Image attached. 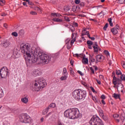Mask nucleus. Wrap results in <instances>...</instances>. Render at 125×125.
Wrapping results in <instances>:
<instances>
[{
    "instance_id": "obj_56",
    "label": "nucleus",
    "mask_w": 125,
    "mask_h": 125,
    "mask_svg": "<svg viewBox=\"0 0 125 125\" xmlns=\"http://www.w3.org/2000/svg\"><path fill=\"white\" fill-rule=\"evenodd\" d=\"M70 64H71V66H74V61L71 60L70 61Z\"/></svg>"
},
{
    "instance_id": "obj_54",
    "label": "nucleus",
    "mask_w": 125,
    "mask_h": 125,
    "mask_svg": "<svg viewBox=\"0 0 125 125\" xmlns=\"http://www.w3.org/2000/svg\"><path fill=\"white\" fill-rule=\"evenodd\" d=\"M115 29H116V30H119V29L120 28V26H119V25L118 24H116V26H115Z\"/></svg>"
},
{
    "instance_id": "obj_37",
    "label": "nucleus",
    "mask_w": 125,
    "mask_h": 125,
    "mask_svg": "<svg viewBox=\"0 0 125 125\" xmlns=\"http://www.w3.org/2000/svg\"><path fill=\"white\" fill-rule=\"evenodd\" d=\"M108 26H109V23H106L105 25L104 26V27H103V30H104V31H106V29L108 28Z\"/></svg>"
},
{
    "instance_id": "obj_61",
    "label": "nucleus",
    "mask_w": 125,
    "mask_h": 125,
    "mask_svg": "<svg viewBox=\"0 0 125 125\" xmlns=\"http://www.w3.org/2000/svg\"><path fill=\"white\" fill-rule=\"evenodd\" d=\"M99 78H100V79H104V76H103V75H99Z\"/></svg>"
},
{
    "instance_id": "obj_26",
    "label": "nucleus",
    "mask_w": 125,
    "mask_h": 125,
    "mask_svg": "<svg viewBox=\"0 0 125 125\" xmlns=\"http://www.w3.org/2000/svg\"><path fill=\"white\" fill-rule=\"evenodd\" d=\"M102 57H103V56L98 55L96 56V59L100 61H101V59H102Z\"/></svg>"
},
{
    "instance_id": "obj_38",
    "label": "nucleus",
    "mask_w": 125,
    "mask_h": 125,
    "mask_svg": "<svg viewBox=\"0 0 125 125\" xmlns=\"http://www.w3.org/2000/svg\"><path fill=\"white\" fill-rule=\"evenodd\" d=\"M34 9L35 10H37L38 11H39V12H42V10L41 9V8H40L39 7L36 6L34 8Z\"/></svg>"
},
{
    "instance_id": "obj_36",
    "label": "nucleus",
    "mask_w": 125,
    "mask_h": 125,
    "mask_svg": "<svg viewBox=\"0 0 125 125\" xmlns=\"http://www.w3.org/2000/svg\"><path fill=\"white\" fill-rule=\"evenodd\" d=\"M104 54H105L106 56H110V53H109V51L107 50H104Z\"/></svg>"
},
{
    "instance_id": "obj_17",
    "label": "nucleus",
    "mask_w": 125,
    "mask_h": 125,
    "mask_svg": "<svg viewBox=\"0 0 125 125\" xmlns=\"http://www.w3.org/2000/svg\"><path fill=\"white\" fill-rule=\"evenodd\" d=\"M82 63L84 64H88V59L85 58V57H83Z\"/></svg>"
},
{
    "instance_id": "obj_12",
    "label": "nucleus",
    "mask_w": 125,
    "mask_h": 125,
    "mask_svg": "<svg viewBox=\"0 0 125 125\" xmlns=\"http://www.w3.org/2000/svg\"><path fill=\"white\" fill-rule=\"evenodd\" d=\"M117 90L119 91H121V92H124V85L121 83H119L117 85Z\"/></svg>"
},
{
    "instance_id": "obj_27",
    "label": "nucleus",
    "mask_w": 125,
    "mask_h": 125,
    "mask_svg": "<svg viewBox=\"0 0 125 125\" xmlns=\"http://www.w3.org/2000/svg\"><path fill=\"white\" fill-rule=\"evenodd\" d=\"M51 16H53V17H60V14L58 13H51Z\"/></svg>"
},
{
    "instance_id": "obj_25",
    "label": "nucleus",
    "mask_w": 125,
    "mask_h": 125,
    "mask_svg": "<svg viewBox=\"0 0 125 125\" xmlns=\"http://www.w3.org/2000/svg\"><path fill=\"white\" fill-rule=\"evenodd\" d=\"M53 21L54 22H62V19H60L59 18H55L53 19Z\"/></svg>"
},
{
    "instance_id": "obj_40",
    "label": "nucleus",
    "mask_w": 125,
    "mask_h": 125,
    "mask_svg": "<svg viewBox=\"0 0 125 125\" xmlns=\"http://www.w3.org/2000/svg\"><path fill=\"white\" fill-rule=\"evenodd\" d=\"M62 73L64 75H66V74H67V69H66V68H63V71H62Z\"/></svg>"
},
{
    "instance_id": "obj_3",
    "label": "nucleus",
    "mask_w": 125,
    "mask_h": 125,
    "mask_svg": "<svg viewBox=\"0 0 125 125\" xmlns=\"http://www.w3.org/2000/svg\"><path fill=\"white\" fill-rule=\"evenodd\" d=\"M72 97L77 101L84 100L86 97V91L82 89H76L72 92Z\"/></svg>"
},
{
    "instance_id": "obj_22",
    "label": "nucleus",
    "mask_w": 125,
    "mask_h": 125,
    "mask_svg": "<svg viewBox=\"0 0 125 125\" xmlns=\"http://www.w3.org/2000/svg\"><path fill=\"white\" fill-rule=\"evenodd\" d=\"M56 107V104L55 103H52L50 104V105L48 106V109H51L52 108H55Z\"/></svg>"
},
{
    "instance_id": "obj_32",
    "label": "nucleus",
    "mask_w": 125,
    "mask_h": 125,
    "mask_svg": "<svg viewBox=\"0 0 125 125\" xmlns=\"http://www.w3.org/2000/svg\"><path fill=\"white\" fill-rule=\"evenodd\" d=\"M61 81H66L67 80V76L64 75V76H62L60 78Z\"/></svg>"
},
{
    "instance_id": "obj_20",
    "label": "nucleus",
    "mask_w": 125,
    "mask_h": 125,
    "mask_svg": "<svg viewBox=\"0 0 125 125\" xmlns=\"http://www.w3.org/2000/svg\"><path fill=\"white\" fill-rule=\"evenodd\" d=\"M112 96L115 98V99H121V95L117 94L116 93H114L112 95Z\"/></svg>"
},
{
    "instance_id": "obj_34",
    "label": "nucleus",
    "mask_w": 125,
    "mask_h": 125,
    "mask_svg": "<svg viewBox=\"0 0 125 125\" xmlns=\"http://www.w3.org/2000/svg\"><path fill=\"white\" fill-rule=\"evenodd\" d=\"M64 11H65V12H68V11H69L70 10V7L69 6H65L64 7Z\"/></svg>"
},
{
    "instance_id": "obj_1",
    "label": "nucleus",
    "mask_w": 125,
    "mask_h": 125,
    "mask_svg": "<svg viewBox=\"0 0 125 125\" xmlns=\"http://www.w3.org/2000/svg\"><path fill=\"white\" fill-rule=\"evenodd\" d=\"M39 48L35 47H31L30 44L26 43H22L21 45V52L24 54L25 60L26 62H30V60L32 57V55H35Z\"/></svg>"
},
{
    "instance_id": "obj_58",
    "label": "nucleus",
    "mask_w": 125,
    "mask_h": 125,
    "mask_svg": "<svg viewBox=\"0 0 125 125\" xmlns=\"http://www.w3.org/2000/svg\"><path fill=\"white\" fill-rule=\"evenodd\" d=\"M66 47H67V49H70V48H71V46L70 45V44H68L66 45Z\"/></svg>"
},
{
    "instance_id": "obj_44",
    "label": "nucleus",
    "mask_w": 125,
    "mask_h": 125,
    "mask_svg": "<svg viewBox=\"0 0 125 125\" xmlns=\"http://www.w3.org/2000/svg\"><path fill=\"white\" fill-rule=\"evenodd\" d=\"M64 20L67 22H70V19L68 17H64Z\"/></svg>"
},
{
    "instance_id": "obj_55",
    "label": "nucleus",
    "mask_w": 125,
    "mask_h": 125,
    "mask_svg": "<svg viewBox=\"0 0 125 125\" xmlns=\"http://www.w3.org/2000/svg\"><path fill=\"white\" fill-rule=\"evenodd\" d=\"M101 98L102 99H106V97H105V95H102L101 97Z\"/></svg>"
},
{
    "instance_id": "obj_19",
    "label": "nucleus",
    "mask_w": 125,
    "mask_h": 125,
    "mask_svg": "<svg viewBox=\"0 0 125 125\" xmlns=\"http://www.w3.org/2000/svg\"><path fill=\"white\" fill-rule=\"evenodd\" d=\"M80 9V6H73L72 8V10L74 12H76L77 10Z\"/></svg>"
},
{
    "instance_id": "obj_21",
    "label": "nucleus",
    "mask_w": 125,
    "mask_h": 125,
    "mask_svg": "<svg viewBox=\"0 0 125 125\" xmlns=\"http://www.w3.org/2000/svg\"><path fill=\"white\" fill-rule=\"evenodd\" d=\"M111 32L113 34V35H117L118 34V30L116 28L113 27L111 30Z\"/></svg>"
},
{
    "instance_id": "obj_13",
    "label": "nucleus",
    "mask_w": 125,
    "mask_h": 125,
    "mask_svg": "<svg viewBox=\"0 0 125 125\" xmlns=\"http://www.w3.org/2000/svg\"><path fill=\"white\" fill-rule=\"evenodd\" d=\"M58 57H59V53H57L53 55L52 57H50L51 62H54L56 58H58Z\"/></svg>"
},
{
    "instance_id": "obj_23",
    "label": "nucleus",
    "mask_w": 125,
    "mask_h": 125,
    "mask_svg": "<svg viewBox=\"0 0 125 125\" xmlns=\"http://www.w3.org/2000/svg\"><path fill=\"white\" fill-rule=\"evenodd\" d=\"M113 118L115 119V121H116L117 123H120V119H118V118H119V115L118 114L113 115Z\"/></svg>"
},
{
    "instance_id": "obj_62",
    "label": "nucleus",
    "mask_w": 125,
    "mask_h": 125,
    "mask_svg": "<svg viewBox=\"0 0 125 125\" xmlns=\"http://www.w3.org/2000/svg\"><path fill=\"white\" fill-rule=\"evenodd\" d=\"M51 114V112H49L47 115L45 116V118H47V117H48V116H49Z\"/></svg>"
},
{
    "instance_id": "obj_49",
    "label": "nucleus",
    "mask_w": 125,
    "mask_h": 125,
    "mask_svg": "<svg viewBox=\"0 0 125 125\" xmlns=\"http://www.w3.org/2000/svg\"><path fill=\"white\" fill-rule=\"evenodd\" d=\"M125 0H118V3H124L125 2Z\"/></svg>"
},
{
    "instance_id": "obj_24",
    "label": "nucleus",
    "mask_w": 125,
    "mask_h": 125,
    "mask_svg": "<svg viewBox=\"0 0 125 125\" xmlns=\"http://www.w3.org/2000/svg\"><path fill=\"white\" fill-rule=\"evenodd\" d=\"M49 110V109H48V108L46 107L45 109H44L42 111V115H46V114H47V113H48Z\"/></svg>"
},
{
    "instance_id": "obj_30",
    "label": "nucleus",
    "mask_w": 125,
    "mask_h": 125,
    "mask_svg": "<svg viewBox=\"0 0 125 125\" xmlns=\"http://www.w3.org/2000/svg\"><path fill=\"white\" fill-rule=\"evenodd\" d=\"M92 47L94 48V52H98V47H96L95 45H93Z\"/></svg>"
},
{
    "instance_id": "obj_35",
    "label": "nucleus",
    "mask_w": 125,
    "mask_h": 125,
    "mask_svg": "<svg viewBox=\"0 0 125 125\" xmlns=\"http://www.w3.org/2000/svg\"><path fill=\"white\" fill-rule=\"evenodd\" d=\"M102 117V119H103V120H104L105 122H107V121H108V116L104 115V116Z\"/></svg>"
},
{
    "instance_id": "obj_4",
    "label": "nucleus",
    "mask_w": 125,
    "mask_h": 125,
    "mask_svg": "<svg viewBox=\"0 0 125 125\" xmlns=\"http://www.w3.org/2000/svg\"><path fill=\"white\" fill-rule=\"evenodd\" d=\"M35 55H39L40 60L42 61V63L44 64H48L49 62L51 61L50 57L48 56V55L45 54L42 52H41L39 48L36 52Z\"/></svg>"
},
{
    "instance_id": "obj_42",
    "label": "nucleus",
    "mask_w": 125,
    "mask_h": 125,
    "mask_svg": "<svg viewBox=\"0 0 125 125\" xmlns=\"http://www.w3.org/2000/svg\"><path fill=\"white\" fill-rule=\"evenodd\" d=\"M25 1H26L27 2H28V4L29 5H33V4H34V3H33V2H30V0H25Z\"/></svg>"
},
{
    "instance_id": "obj_53",
    "label": "nucleus",
    "mask_w": 125,
    "mask_h": 125,
    "mask_svg": "<svg viewBox=\"0 0 125 125\" xmlns=\"http://www.w3.org/2000/svg\"><path fill=\"white\" fill-rule=\"evenodd\" d=\"M90 70L92 72V74H94V70L92 67H90Z\"/></svg>"
},
{
    "instance_id": "obj_50",
    "label": "nucleus",
    "mask_w": 125,
    "mask_h": 125,
    "mask_svg": "<svg viewBox=\"0 0 125 125\" xmlns=\"http://www.w3.org/2000/svg\"><path fill=\"white\" fill-rule=\"evenodd\" d=\"M77 73H78V74H80L81 76H83V72H82V71L80 70L77 71Z\"/></svg>"
},
{
    "instance_id": "obj_18",
    "label": "nucleus",
    "mask_w": 125,
    "mask_h": 125,
    "mask_svg": "<svg viewBox=\"0 0 125 125\" xmlns=\"http://www.w3.org/2000/svg\"><path fill=\"white\" fill-rule=\"evenodd\" d=\"M89 62L90 63V65L91 66V63H93L95 62V59L93 58L92 56H90L89 59Z\"/></svg>"
},
{
    "instance_id": "obj_59",
    "label": "nucleus",
    "mask_w": 125,
    "mask_h": 125,
    "mask_svg": "<svg viewBox=\"0 0 125 125\" xmlns=\"http://www.w3.org/2000/svg\"><path fill=\"white\" fill-rule=\"evenodd\" d=\"M73 25L74 26V27H78V23H77V22H74V23H73Z\"/></svg>"
},
{
    "instance_id": "obj_33",
    "label": "nucleus",
    "mask_w": 125,
    "mask_h": 125,
    "mask_svg": "<svg viewBox=\"0 0 125 125\" xmlns=\"http://www.w3.org/2000/svg\"><path fill=\"white\" fill-rule=\"evenodd\" d=\"M99 115L101 117H104V113H103V110H100L99 111Z\"/></svg>"
},
{
    "instance_id": "obj_6",
    "label": "nucleus",
    "mask_w": 125,
    "mask_h": 125,
    "mask_svg": "<svg viewBox=\"0 0 125 125\" xmlns=\"http://www.w3.org/2000/svg\"><path fill=\"white\" fill-rule=\"evenodd\" d=\"M90 125H104L102 120L97 116H94L92 117L89 121Z\"/></svg>"
},
{
    "instance_id": "obj_28",
    "label": "nucleus",
    "mask_w": 125,
    "mask_h": 125,
    "mask_svg": "<svg viewBox=\"0 0 125 125\" xmlns=\"http://www.w3.org/2000/svg\"><path fill=\"white\" fill-rule=\"evenodd\" d=\"M69 30H70L72 33H74V31L76 30V29H75V27H74V26L70 25Z\"/></svg>"
},
{
    "instance_id": "obj_9",
    "label": "nucleus",
    "mask_w": 125,
    "mask_h": 125,
    "mask_svg": "<svg viewBox=\"0 0 125 125\" xmlns=\"http://www.w3.org/2000/svg\"><path fill=\"white\" fill-rule=\"evenodd\" d=\"M32 58L30 59V62H26V63H36L39 60V57L40 55H32ZM32 58V59H31Z\"/></svg>"
},
{
    "instance_id": "obj_48",
    "label": "nucleus",
    "mask_w": 125,
    "mask_h": 125,
    "mask_svg": "<svg viewBox=\"0 0 125 125\" xmlns=\"http://www.w3.org/2000/svg\"><path fill=\"white\" fill-rule=\"evenodd\" d=\"M3 96V92L2 90H0V98H1Z\"/></svg>"
},
{
    "instance_id": "obj_52",
    "label": "nucleus",
    "mask_w": 125,
    "mask_h": 125,
    "mask_svg": "<svg viewBox=\"0 0 125 125\" xmlns=\"http://www.w3.org/2000/svg\"><path fill=\"white\" fill-rule=\"evenodd\" d=\"M75 2L76 3V4H79V3L81 2V1L80 0H76Z\"/></svg>"
},
{
    "instance_id": "obj_31",
    "label": "nucleus",
    "mask_w": 125,
    "mask_h": 125,
    "mask_svg": "<svg viewBox=\"0 0 125 125\" xmlns=\"http://www.w3.org/2000/svg\"><path fill=\"white\" fill-rule=\"evenodd\" d=\"M4 3H5V1L4 0H0V5H1V6H3Z\"/></svg>"
},
{
    "instance_id": "obj_63",
    "label": "nucleus",
    "mask_w": 125,
    "mask_h": 125,
    "mask_svg": "<svg viewBox=\"0 0 125 125\" xmlns=\"http://www.w3.org/2000/svg\"><path fill=\"white\" fill-rule=\"evenodd\" d=\"M82 84H83V85H86V83H85V82H82Z\"/></svg>"
},
{
    "instance_id": "obj_7",
    "label": "nucleus",
    "mask_w": 125,
    "mask_h": 125,
    "mask_svg": "<svg viewBox=\"0 0 125 125\" xmlns=\"http://www.w3.org/2000/svg\"><path fill=\"white\" fill-rule=\"evenodd\" d=\"M20 120L21 123L24 124H30L32 121V119L27 114H22L20 117Z\"/></svg>"
},
{
    "instance_id": "obj_8",
    "label": "nucleus",
    "mask_w": 125,
    "mask_h": 125,
    "mask_svg": "<svg viewBox=\"0 0 125 125\" xmlns=\"http://www.w3.org/2000/svg\"><path fill=\"white\" fill-rule=\"evenodd\" d=\"M7 67H3L2 68H1L0 70V78H6L7 77Z\"/></svg>"
},
{
    "instance_id": "obj_45",
    "label": "nucleus",
    "mask_w": 125,
    "mask_h": 125,
    "mask_svg": "<svg viewBox=\"0 0 125 125\" xmlns=\"http://www.w3.org/2000/svg\"><path fill=\"white\" fill-rule=\"evenodd\" d=\"M121 79L122 81H125V75H122L121 76Z\"/></svg>"
},
{
    "instance_id": "obj_2",
    "label": "nucleus",
    "mask_w": 125,
    "mask_h": 125,
    "mask_svg": "<svg viewBox=\"0 0 125 125\" xmlns=\"http://www.w3.org/2000/svg\"><path fill=\"white\" fill-rule=\"evenodd\" d=\"M64 116L65 118H69V119H78L81 118L82 114L80 113V111L78 108H73L65 110L64 112Z\"/></svg>"
},
{
    "instance_id": "obj_46",
    "label": "nucleus",
    "mask_w": 125,
    "mask_h": 125,
    "mask_svg": "<svg viewBox=\"0 0 125 125\" xmlns=\"http://www.w3.org/2000/svg\"><path fill=\"white\" fill-rule=\"evenodd\" d=\"M116 75H122V72H121L120 70H116Z\"/></svg>"
},
{
    "instance_id": "obj_64",
    "label": "nucleus",
    "mask_w": 125,
    "mask_h": 125,
    "mask_svg": "<svg viewBox=\"0 0 125 125\" xmlns=\"http://www.w3.org/2000/svg\"><path fill=\"white\" fill-rule=\"evenodd\" d=\"M3 27H4V28H7V24L6 23H4L3 24Z\"/></svg>"
},
{
    "instance_id": "obj_14",
    "label": "nucleus",
    "mask_w": 125,
    "mask_h": 125,
    "mask_svg": "<svg viewBox=\"0 0 125 125\" xmlns=\"http://www.w3.org/2000/svg\"><path fill=\"white\" fill-rule=\"evenodd\" d=\"M32 74L34 77H37V76L41 75V72L38 69H35L33 71Z\"/></svg>"
},
{
    "instance_id": "obj_51",
    "label": "nucleus",
    "mask_w": 125,
    "mask_h": 125,
    "mask_svg": "<svg viewBox=\"0 0 125 125\" xmlns=\"http://www.w3.org/2000/svg\"><path fill=\"white\" fill-rule=\"evenodd\" d=\"M79 6H81V7L84 6V3L82 2L79 4Z\"/></svg>"
},
{
    "instance_id": "obj_29",
    "label": "nucleus",
    "mask_w": 125,
    "mask_h": 125,
    "mask_svg": "<svg viewBox=\"0 0 125 125\" xmlns=\"http://www.w3.org/2000/svg\"><path fill=\"white\" fill-rule=\"evenodd\" d=\"M108 21L109 23V25L111 27H113V22H112V19L111 18L108 19Z\"/></svg>"
},
{
    "instance_id": "obj_15",
    "label": "nucleus",
    "mask_w": 125,
    "mask_h": 125,
    "mask_svg": "<svg viewBox=\"0 0 125 125\" xmlns=\"http://www.w3.org/2000/svg\"><path fill=\"white\" fill-rule=\"evenodd\" d=\"M87 44L88 45V48H89V49H92V44H93L92 41L88 40L87 41Z\"/></svg>"
},
{
    "instance_id": "obj_60",
    "label": "nucleus",
    "mask_w": 125,
    "mask_h": 125,
    "mask_svg": "<svg viewBox=\"0 0 125 125\" xmlns=\"http://www.w3.org/2000/svg\"><path fill=\"white\" fill-rule=\"evenodd\" d=\"M96 81L98 83V84H101V82L99 80H98L97 79H96Z\"/></svg>"
},
{
    "instance_id": "obj_39",
    "label": "nucleus",
    "mask_w": 125,
    "mask_h": 125,
    "mask_svg": "<svg viewBox=\"0 0 125 125\" xmlns=\"http://www.w3.org/2000/svg\"><path fill=\"white\" fill-rule=\"evenodd\" d=\"M19 35H20L21 36H22V35H24V30H23L22 29H21V30H20V31L19 32Z\"/></svg>"
},
{
    "instance_id": "obj_57",
    "label": "nucleus",
    "mask_w": 125,
    "mask_h": 125,
    "mask_svg": "<svg viewBox=\"0 0 125 125\" xmlns=\"http://www.w3.org/2000/svg\"><path fill=\"white\" fill-rule=\"evenodd\" d=\"M90 88L93 92H95V90L94 89V88L93 87H90Z\"/></svg>"
},
{
    "instance_id": "obj_11",
    "label": "nucleus",
    "mask_w": 125,
    "mask_h": 125,
    "mask_svg": "<svg viewBox=\"0 0 125 125\" xmlns=\"http://www.w3.org/2000/svg\"><path fill=\"white\" fill-rule=\"evenodd\" d=\"M121 82L122 80H121L120 79L116 78V76H115L113 77V83L114 85H116L117 83V84H119V83H121Z\"/></svg>"
},
{
    "instance_id": "obj_5",
    "label": "nucleus",
    "mask_w": 125,
    "mask_h": 125,
    "mask_svg": "<svg viewBox=\"0 0 125 125\" xmlns=\"http://www.w3.org/2000/svg\"><path fill=\"white\" fill-rule=\"evenodd\" d=\"M45 86V80L43 78H39L38 81H35L34 88L35 91H40V89Z\"/></svg>"
},
{
    "instance_id": "obj_41",
    "label": "nucleus",
    "mask_w": 125,
    "mask_h": 125,
    "mask_svg": "<svg viewBox=\"0 0 125 125\" xmlns=\"http://www.w3.org/2000/svg\"><path fill=\"white\" fill-rule=\"evenodd\" d=\"M12 35L14 36V37H18V34L16 32H14L12 33Z\"/></svg>"
},
{
    "instance_id": "obj_10",
    "label": "nucleus",
    "mask_w": 125,
    "mask_h": 125,
    "mask_svg": "<svg viewBox=\"0 0 125 125\" xmlns=\"http://www.w3.org/2000/svg\"><path fill=\"white\" fill-rule=\"evenodd\" d=\"M10 44L11 43L7 41V40H4L0 43L1 46H2V47H4L5 48H6V47H8V46H10Z\"/></svg>"
},
{
    "instance_id": "obj_16",
    "label": "nucleus",
    "mask_w": 125,
    "mask_h": 125,
    "mask_svg": "<svg viewBox=\"0 0 125 125\" xmlns=\"http://www.w3.org/2000/svg\"><path fill=\"white\" fill-rule=\"evenodd\" d=\"M21 101L22 103H24V104H27V103L29 102V99L27 97H24L21 99Z\"/></svg>"
},
{
    "instance_id": "obj_47",
    "label": "nucleus",
    "mask_w": 125,
    "mask_h": 125,
    "mask_svg": "<svg viewBox=\"0 0 125 125\" xmlns=\"http://www.w3.org/2000/svg\"><path fill=\"white\" fill-rule=\"evenodd\" d=\"M30 13V14H31V15H37V14H38L37 12L35 11H31Z\"/></svg>"
},
{
    "instance_id": "obj_43",
    "label": "nucleus",
    "mask_w": 125,
    "mask_h": 125,
    "mask_svg": "<svg viewBox=\"0 0 125 125\" xmlns=\"http://www.w3.org/2000/svg\"><path fill=\"white\" fill-rule=\"evenodd\" d=\"M75 42H76V37H75L73 39V40H72L70 42V43L71 44H73V43H74Z\"/></svg>"
}]
</instances>
